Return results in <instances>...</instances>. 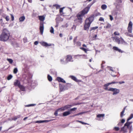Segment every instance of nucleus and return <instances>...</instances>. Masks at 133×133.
Returning <instances> with one entry per match:
<instances>
[{
    "label": "nucleus",
    "instance_id": "f257e3e1",
    "mask_svg": "<svg viewBox=\"0 0 133 133\" xmlns=\"http://www.w3.org/2000/svg\"><path fill=\"white\" fill-rule=\"evenodd\" d=\"M10 36L9 32L8 30L6 28L3 29L0 36V40L3 41H6L9 39Z\"/></svg>",
    "mask_w": 133,
    "mask_h": 133
},
{
    "label": "nucleus",
    "instance_id": "f03ea898",
    "mask_svg": "<svg viewBox=\"0 0 133 133\" xmlns=\"http://www.w3.org/2000/svg\"><path fill=\"white\" fill-rule=\"evenodd\" d=\"M93 4L88 5L86 8H85L82 11L79 12L77 15L76 17L78 20H82V17L85 14L87 13L89 10L90 7Z\"/></svg>",
    "mask_w": 133,
    "mask_h": 133
},
{
    "label": "nucleus",
    "instance_id": "7ed1b4c3",
    "mask_svg": "<svg viewBox=\"0 0 133 133\" xmlns=\"http://www.w3.org/2000/svg\"><path fill=\"white\" fill-rule=\"evenodd\" d=\"M132 122H127L124 124V126L121 128L120 131H123L124 133H126L127 132V129L129 130V132L130 133L131 131L132 130V126L131 125Z\"/></svg>",
    "mask_w": 133,
    "mask_h": 133
},
{
    "label": "nucleus",
    "instance_id": "20e7f679",
    "mask_svg": "<svg viewBox=\"0 0 133 133\" xmlns=\"http://www.w3.org/2000/svg\"><path fill=\"white\" fill-rule=\"evenodd\" d=\"M110 91L113 92L112 95H116L118 94L119 92V90L116 88H110L109 90Z\"/></svg>",
    "mask_w": 133,
    "mask_h": 133
},
{
    "label": "nucleus",
    "instance_id": "39448f33",
    "mask_svg": "<svg viewBox=\"0 0 133 133\" xmlns=\"http://www.w3.org/2000/svg\"><path fill=\"white\" fill-rule=\"evenodd\" d=\"M132 23L130 21L128 24L127 29L129 32L131 33L132 32Z\"/></svg>",
    "mask_w": 133,
    "mask_h": 133
},
{
    "label": "nucleus",
    "instance_id": "423d86ee",
    "mask_svg": "<svg viewBox=\"0 0 133 133\" xmlns=\"http://www.w3.org/2000/svg\"><path fill=\"white\" fill-rule=\"evenodd\" d=\"M72 105H67L65 106L64 107L59 108V110H61L62 111H64L66 110H67L69 108L72 107Z\"/></svg>",
    "mask_w": 133,
    "mask_h": 133
},
{
    "label": "nucleus",
    "instance_id": "0eeeda50",
    "mask_svg": "<svg viewBox=\"0 0 133 133\" xmlns=\"http://www.w3.org/2000/svg\"><path fill=\"white\" fill-rule=\"evenodd\" d=\"M91 23L85 21V24L84 25V28L85 30H88L90 26Z\"/></svg>",
    "mask_w": 133,
    "mask_h": 133
},
{
    "label": "nucleus",
    "instance_id": "6e6552de",
    "mask_svg": "<svg viewBox=\"0 0 133 133\" xmlns=\"http://www.w3.org/2000/svg\"><path fill=\"white\" fill-rule=\"evenodd\" d=\"M44 27V24L43 22H41L40 24V28L39 29L40 32L41 34L42 35L43 34Z\"/></svg>",
    "mask_w": 133,
    "mask_h": 133
},
{
    "label": "nucleus",
    "instance_id": "1a4fd4ad",
    "mask_svg": "<svg viewBox=\"0 0 133 133\" xmlns=\"http://www.w3.org/2000/svg\"><path fill=\"white\" fill-rule=\"evenodd\" d=\"M94 17L93 16H91L89 18L86 19L85 21L90 23H91L94 20Z\"/></svg>",
    "mask_w": 133,
    "mask_h": 133
},
{
    "label": "nucleus",
    "instance_id": "9d476101",
    "mask_svg": "<svg viewBox=\"0 0 133 133\" xmlns=\"http://www.w3.org/2000/svg\"><path fill=\"white\" fill-rule=\"evenodd\" d=\"M66 61L67 63L69 62H72L73 60H72V56L70 55H68L66 56Z\"/></svg>",
    "mask_w": 133,
    "mask_h": 133
},
{
    "label": "nucleus",
    "instance_id": "9b49d317",
    "mask_svg": "<svg viewBox=\"0 0 133 133\" xmlns=\"http://www.w3.org/2000/svg\"><path fill=\"white\" fill-rule=\"evenodd\" d=\"M113 40L116 42L118 44H120V41L119 39V38L117 37H112Z\"/></svg>",
    "mask_w": 133,
    "mask_h": 133
},
{
    "label": "nucleus",
    "instance_id": "f8f14e48",
    "mask_svg": "<svg viewBox=\"0 0 133 133\" xmlns=\"http://www.w3.org/2000/svg\"><path fill=\"white\" fill-rule=\"evenodd\" d=\"M14 84L15 86L19 87L21 85L20 82L18 80L16 79L14 82Z\"/></svg>",
    "mask_w": 133,
    "mask_h": 133
},
{
    "label": "nucleus",
    "instance_id": "ddd939ff",
    "mask_svg": "<svg viewBox=\"0 0 133 133\" xmlns=\"http://www.w3.org/2000/svg\"><path fill=\"white\" fill-rule=\"evenodd\" d=\"M29 74H27V75L24 74L23 75V78H24V80H26L28 81L30 79V77H29Z\"/></svg>",
    "mask_w": 133,
    "mask_h": 133
},
{
    "label": "nucleus",
    "instance_id": "4468645a",
    "mask_svg": "<svg viewBox=\"0 0 133 133\" xmlns=\"http://www.w3.org/2000/svg\"><path fill=\"white\" fill-rule=\"evenodd\" d=\"M109 85V83L105 84L104 85L103 88L106 90L110 91L109 90L110 89V88L109 89L108 88V87Z\"/></svg>",
    "mask_w": 133,
    "mask_h": 133
},
{
    "label": "nucleus",
    "instance_id": "2eb2a0df",
    "mask_svg": "<svg viewBox=\"0 0 133 133\" xmlns=\"http://www.w3.org/2000/svg\"><path fill=\"white\" fill-rule=\"evenodd\" d=\"M45 15L43 16H39L38 17V18L39 20L41 21H43L45 20Z\"/></svg>",
    "mask_w": 133,
    "mask_h": 133
},
{
    "label": "nucleus",
    "instance_id": "dca6fc26",
    "mask_svg": "<svg viewBox=\"0 0 133 133\" xmlns=\"http://www.w3.org/2000/svg\"><path fill=\"white\" fill-rule=\"evenodd\" d=\"M70 77L72 79L74 80L76 82H80L81 81L77 79L74 76H70Z\"/></svg>",
    "mask_w": 133,
    "mask_h": 133
},
{
    "label": "nucleus",
    "instance_id": "f3484780",
    "mask_svg": "<svg viewBox=\"0 0 133 133\" xmlns=\"http://www.w3.org/2000/svg\"><path fill=\"white\" fill-rule=\"evenodd\" d=\"M113 49L114 50L116 51H118L119 52L122 53L123 52V51L121 50V49L118 48L117 47L114 46L113 47Z\"/></svg>",
    "mask_w": 133,
    "mask_h": 133
},
{
    "label": "nucleus",
    "instance_id": "a211bd4d",
    "mask_svg": "<svg viewBox=\"0 0 133 133\" xmlns=\"http://www.w3.org/2000/svg\"><path fill=\"white\" fill-rule=\"evenodd\" d=\"M55 20L56 23H59L60 22L62 21L63 19L61 17H57L56 18Z\"/></svg>",
    "mask_w": 133,
    "mask_h": 133
},
{
    "label": "nucleus",
    "instance_id": "6ab92c4d",
    "mask_svg": "<svg viewBox=\"0 0 133 133\" xmlns=\"http://www.w3.org/2000/svg\"><path fill=\"white\" fill-rule=\"evenodd\" d=\"M57 80L59 82H62L63 83H65V81L60 77H57Z\"/></svg>",
    "mask_w": 133,
    "mask_h": 133
},
{
    "label": "nucleus",
    "instance_id": "aec40b11",
    "mask_svg": "<svg viewBox=\"0 0 133 133\" xmlns=\"http://www.w3.org/2000/svg\"><path fill=\"white\" fill-rule=\"evenodd\" d=\"M120 42H121V44L124 45H127L128 44L124 40L122 37H120Z\"/></svg>",
    "mask_w": 133,
    "mask_h": 133
},
{
    "label": "nucleus",
    "instance_id": "412c9836",
    "mask_svg": "<svg viewBox=\"0 0 133 133\" xmlns=\"http://www.w3.org/2000/svg\"><path fill=\"white\" fill-rule=\"evenodd\" d=\"M41 44L42 45L44 46H51V44H48L47 43L45 42H43L41 43Z\"/></svg>",
    "mask_w": 133,
    "mask_h": 133
},
{
    "label": "nucleus",
    "instance_id": "4be33fe9",
    "mask_svg": "<svg viewBox=\"0 0 133 133\" xmlns=\"http://www.w3.org/2000/svg\"><path fill=\"white\" fill-rule=\"evenodd\" d=\"M70 111H69L64 112L63 114V116H65L70 115Z\"/></svg>",
    "mask_w": 133,
    "mask_h": 133
},
{
    "label": "nucleus",
    "instance_id": "5701e85b",
    "mask_svg": "<svg viewBox=\"0 0 133 133\" xmlns=\"http://www.w3.org/2000/svg\"><path fill=\"white\" fill-rule=\"evenodd\" d=\"M61 63L63 64H65L67 63L66 61V60L65 61H64V59H61L60 60Z\"/></svg>",
    "mask_w": 133,
    "mask_h": 133
},
{
    "label": "nucleus",
    "instance_id": "b1692460",
    "mask_svg": "<svg viewBox=\"0 0 133 133\" xmlns=\"http://www.w3.org/2000/svg\"><path fill=\"white\" fill-rule=\"evenodd\" d=\"M59 89L61 91H64L65 90L64 86L62 85H59Z\"/></svg>",
    "mask_w": 133,
    "mask_h": 133
},
{
    "label": "nucleus",
    "instance_id": "393cba45",
    "mask_svg": "<svg viewBox=\"0 0 133 133\" xmlns=\"http://www.w3.org/2000/svg\"><path fill=\"white\" fill-rule=\"evenodd\" d=\"M18 87L22 91H24L25 90V88L22 85H21Z\"/></svg>",
    "mask_w": 133,
    "mask_h": 133
},
{
    "label": "nucleus",
    "instance_id": "a878e982",
    "mask_svg": "<svg viewBox=\"0 0 133 133\" xmlns=\"http://www.w3.org/2000/svg\"><path fill=\"white\" fill-rule=\"evenodd\" d=\"M25 17L24 16H22L19 18V22H23L25 19Z\"/></svg>",
    "mask_w": 133,
    "mask_h": 133
},
{
    "label": "nucleus",
    "instance_id": "bb28decb",
    "mask_svg": "<svg viewBox=\"0 0 133 133\" xmlns=\"http://www.w3.org/2000/svg\"><path fill=\"white\" fill-rule=\"evenodd\" d=\"M107 7V5L105 4H103L102 5L101 8L103 10L106 9Z\"/></svg>",
    "mask_w": 133,
    "mask_h": 133
},
{
    "label": "nucleus",
    "instance_id": "cd10ccee",
    "mask_svg": "<svg viewBox=\"0 0 133 133\" xmlns=\"http://www.w3.org/2000/svg\"><path fill=\"white\" fill-rule=\"evenodd\" d=\"M48 80L50 81L51 82L52 80V78L49 75H48L47 77Z\"/></svg>",
    "mask_w": 133,
    "mask_h": 133
},
{
    "label": "nucleus",
    "instance_id": "c85d7f7f",
    "mask_svg": "<svg viewBox=\"0 0 133 133\" xmlns=\"http://www.w3.org/2000/svg\"><path fill=\"white\" fill-rule=\"evenodd\" d=\"M59 111H62L61 110H59V109L57 110L54 113V115L56 116H57L58 115V112Z\"/></svg>",
    "mask_w": 133,
    "mask_h": 133
},
{
    "label": "nucleus",
    "instance_id": "c756f323",
    "mask_svg": "<svg viewBox=\"0 0 133 133\" xmlns=\"http://www.w3.org/2000/svg\"><path fill=\"white\" fill-rule=\"evenodd\" d=\"M98 28V26H96L95 27H91L90 28V31H91L92 30H94Z\"/></svg>",
    "mask_w": 133,
    "mask_h": 133
},
{
    "label": "nucleus",
    "instance_id": "7c9ffc66",
    "mask_svg": "<svg viewBox=\"0 0 133 133\" xmlns=\"http://www.w3.org/2000/svg\"><path fill=\"white\" fill-rule=\"evenodd\" d=\"M104 116V114H99L97 115V117L98 118H100L101 117H103Z\"/></svg>",
    "mask_w": 133,
    "mask_h": 133
},
{
    "label": "nucleus",
    "instance_id": "2f4dec72",
    "mask_svg": "<svg viewBox=\"0 0 133 133\" xmlns=\"http://www.w3.org/2000/svg\"><path fill=\"white\" fill-rule=\"evenodd\" d=\"M133 117V114H131L130 116V117L127 119V121H129Z\"/></svg>",
    "mask_w": 133,
    "mask_h": 133
},
{
    "label": "nucleus",
    "instance_id": "473e14b6",
    "mask_svg": "<svg viewBox=\"0 0 133 133\" xmlns=\"http://www.w3.org/2000/svg\"><path fill=\"white\" fill-rule=\"evenodd\" d=\"M50 32L51 33L54 34V28L52 26H51V29L50 30Z\"/></svg>",
    "mask_w": 133,
    "mask_h": 133
},
{
    "label": "nucleus",
    "instance_id": "72a5a7b5",
    "mask_svg": "<svg viewBox=\"0 0 133 133\" xmlns=\"http://www.w3.org/2000/svg\"><path fill=\"white\" fill-rule=\"evenodd\" d=\"M75 44H76V45L78 46H81V42L79 41L76 42L75 43Z\"/></svg>",
    "mask_w": 133,
    "mask_h": 133
},
{
    "label": "nucleus",
    "instance_id": "f704fd0d",
    "mask_svg": "<svg viewBox=\"0 0 133 133\" xmlns=\"http://www.w3.org/2000/svg\"><path fill=\"white\" fill-rule=\"evenodd\" d=\"M12 77V75H9L7 77V79L8 80H10Z\"/></svg>",
    "mask_w": 133,
    "mask_h": 133
},
{
    "label": "nucleus",
    "instance_id": "c9c22d12",
    "mask_svg": "<svg viewBox=\"0 0 133 133\" xmlns=\"http://www.w3.org/2000/svg\"><path fill=\"white\" fill-rule=\"evenodd\" d=\"M7 60L10 64L12 63L13 62V61L11 59H7Z\"/></svg>",
    "mask_w": 133,
    "mask_h": 133
},
{
    "label": "nucleus",
    "instance_id": "e433bc0d",
    "mask_svg": "<svg viewBox=\"0 0 133 133\" xmlns=\"http://www.w3.org/2000/svg\"><path fill=\"white\" fill-rule=\"evenodd\" d=\"M0 21L1 22V25L2 26H3L4 23L3 22V19L2 18H1L0 20Z\"/></svg>",
    "mask_w": 133,
    "mask_h": 133
},
{
    "label": "nucleus",
    "instance_id": "4c0bfd02",
    "mask_svg": "<svg viewBox=\"0 0 133 133\" xmlns=\"http://www.w3.org/2000/svg\"><path fill=\"white\" fill-rule=\"evenodd\" d=\"M18 71V70L17 68H15L14 70V73L16 74Z\"/></svg>",
    "mask_w": 133,
    "mask_h": 133
},
{
    "label": "nucleus",
    "instance_id": "58836bf2",
    "mask_svg": "<svg viewBox=\"0 0 133 133\" xmlns=\"http://www.w3.org/2000/svg\"><path fill=\"white\" fill-rule=\"evenodd\" d=\"M36 105L35 104H30L25 105V107H29L30 106H33Z\"/></svg>",
    "mask_w": 133,
    "mask_h": 133
},
{
    "label": "nucleus",
    "instance_id": "ea45409f",
    "mask_svg": "<svg viewBox=\"0 0 133 133\" xmlns=\"http://www.w3.org/2000/svg\"><path fill=\"white\" fill-rule=\"evenodd\" d=\"M125 34L127 36H129L130 37H132L133 36V35H132L130 34L129 33H125Z\"/></svg>",
    "mask_w": 133,
    "mask_h": 133
},
{
    "label": "nucleus",
    "instance_id": "a19ab883",
    "mask_svg": "<svg viewBox=\"0 0 133 133\" xmlns=\"http://www.w3.org/2000/svg\"><path fill=\"white\" fill-rule=\"evenodd\" d=\"M77 37H75L74 39V44H75V43L77 42L76 41L77 39Z\"/></svg>",
    "mask_w": 133,
    "mask_h": 133
},
{
    "label": "nucleus",
    "instance_id": "79ce46f5",
    "mask_svg": "<svg viewBox=\"0 0 133 133\" xmlns=\"http://www.w3.org/2000/svg\"><path fill=\"white\" fill-rule=\"evenodd\" d=\"M124 111H122L121 113L120 116L121 117H122L124 115L123 114L124 112Z\"/></svg>",
    "mask_w": 133,
    "mask_h": 133
},
{
    "label": "nucleus",
    "instance_id": "37998d69",
    "mask_svg": "<svg viewBox=\"0 0 133 133\" xmlns=\"http://www.w3.org/2000/svg\"><path fill=\"white\" fill-rule=\"evenodd\" d=\"M77 109L76 108H73L70 109V110H69V111H70V112L71 111H75Z\"/></svg>",
    "mask_w": 133,
    "mask_h": 133
},
{
    "label": "nucleus",
    "instance_id": "c03bdc74",
    "mask_svg": "<svg viewBox=\"0 0 133 133\" xmlns=\"http://www.w3.org/2000/svg\"><path fill=\"white\" fill-rule=\"evenodd\" d=\"M80 49H81V50H83L86 53L87 52V50H86V49L84 48H80Z\"/></svg>",
    "mask_w": 133,
    "mask_h": 133
},
{
    "label": "nucleus",
    "instance_id": "a18cd8bd",
    "mask_svg": "<svg viewBox=\"0 0 133 133\" xmlns=\"http://www.w3.org/2000/svg\"><path fill=\"white\" fill-rule=\"evenodd\" d=\"M114 34L115 35H119V34L118 32L115 31L114 32Z\"/></svg>",
    "mask_w": 133,
    "mask_h": 133
},
{
    "label": "nucleus",
    "instance_id": "49530a36",
    "mask_svg": "<svg viewBox=\"0 0 133 133\" xmlns=\"http://www.w3.org/2000/svg\"><path fill=\"white\" fill-rule=\"evenodd\" d=\"M10 15L11 16V20L12 21H14V16H13V15L12 14H10Z\"/></svg>",
    "mask_w": 133,
    "mask_h": 133
},
{
    "label": "nucleus",
    "instance_id": "de8ad7c7",
    "mask_svg": "<svg viewBox=\"0 0 133 133\" xmlns=\"http://www.w3.org/2000/svg\"><path fill=\"white\" fill-rule=\"evenodd\" d=\"M99 21H104V19L102 17H100L99 18Z\"/></svg>",
    "mask_w": 133,
    "mask_h": 133
},
{
    "label": "nucleus",
    "instance_id": "09e8293b",
    "mask_svg": "<svg viewBox=\"0 0 133 133\" xmlns=\"http://www.w3.org/2000/svg\"><path fill=\"white\" fill-rule=\"evenodd\" d=\"M119 128L118 127H115L114 128V129L116 131H118L119 130Z\"/></svg>",
    "mask_w": 133,
    "mask_h": 133
},
{
    "label": "nucleus",
    "instance_id": "8fccbe9b",
    "mask_svg": "<svg viewBox=\"0 0 133 133\" xmlns=\"http://www.w3.org/2000/svg\"><path fill=\"white\" fill-rule=\"evenodd\" d=\"M5 18L7 21H8L9 20V16H6L5 17Z\"/></svg>",
    "mask_w": 133,
    "mask_h": 133
},
{
    "label": "nucleus",
    "instance_id": "3c124183",
    "mask_svg": "<svg viewBox=\"0 0 133 133\" xmlns=\"http://www.w3.org/2000/svg\"><path fill=\"white\" fill-rule=\"evenodd\" d=\"M23 41H24V43L26 42L27 41V38H26V37L24 38H23Z\"/></svg>",
    "mask_w": 133,
    "mask_h": 133
},
{
    "label": "nucleus",
    "instance_id": "603ef678",
    "mask_svg": "<svg viewBox=\"0 0 133 133\" xmlns=\"http://www.w3.org/2000/svg\"><path fill=\"white\" fill-rule=\"evenodd\" d=\"M118 83V82H117L113 81L109 83V85H110V84H116V83Z\"/></svg>",
    "mask_w": 133,
    "mask_h": 133
},
{
    "label": "nucleus",
    "instance_id": "864d4df0",
    "mask_svg": "<svg viewBox=\"0 0 133 133\" xmlns=\"http://www.w3.org/2000/svg\"><path fill=\"white\" fill-rule=\"evenodd\" d=\"M19 117L18 116H17V117H16V116L14 117V118L13 119V120H16L18 118H19Z\"/></svg>",
    "mask_w": 133,
    "mask_h": 133
},
{
    "label": "nucleus",
    "instance_id": "5fc2aeb1",
    "mask_svg": "<svg viewBox=\"0 0 133 133\" xmlns=\"http://www.w3.org/2000/svg\"><path fill=\"white\" fill-rule=\"evenodd\" d=\"M109 16L110 17V19L111 21H112L113 19V18L112 16L111 15H109Z\"/></svg>",
    "mask_w": 133,
    "mask_h": 133
},
{
    "label": "nucleus",
    "instance_id": "6e6d98bb",
    "mask_svg": "<svg viewBox=\"0 0 133 133\" xmlns=\"http://www.w3.org/2000/svg\"><path fill=\"white\" fill-rule=\"evenodd\" d=\"M105 63V62L104 61H103L102 62V63L101 64V68H103L104 67V66L103 65V64H104Z\"/></svg>",
    "mask_w": 133,
    "mask_h": 133
},
{
    "label": "nucleus",
    "instance_id": "4d7b16f0",
    "mask_svg": "<svg viewBox=\"0 0 133 133\" xmlns=\"http://www.w3.org/2000/svg\"><path fill=\"white\" fill-rule=\"evenodd\" d=\"M118 125L119 126H121L123 125V124L121 122H119L118 124Z\"/></svg>",
    "mask_w": 133,
    "mask_h": 133
},
{
    "label": "nucleus",
    "instance_id": "13d9d810",
    "mask_svg": "<svg viewBox=\"0 0 133 133\" xmlns=\"http://www.w3.org/2000/svg\"><path fill=\"white\" fill-rule=\"evenodd\" d=\"M36 123H43V121H36Z\"/></svg>",
    "mask_w": 133,
    "mask_h": 133
},
{
    "label": "nucleus",
    "instance_id": "bf43d9fd",
    "mask_svg": "<svg viewBox=\"0 0 133 133\" xmlns=\"http://www.w3.org/2000/svg\"><path fill=\"white\" fill-rule=\"evenodd\" d=\"M50 121V120H43V123L44 122H48Z\"/></svg>",
    "mask_w": 133,
    "mask_h": 133
},
{
    "label": "nucleus",
    "instance_id": "052dcab7",
    "mask_svg": "<svg viewBox=\"0 0 133 133\" xmlns=\"http://www.w3.org/2000/svg\"><path fill=\"white\" fill-rule=\"evenodd\" d=\"M86 112H79V113H78V114L79 115H81V114H83L85 113Z\"/></svg>",
    "mask_w": 133,
    "mask_h": 133
},
{
    "label": "nucleus",
    "instance_id": "680f3d73",
    "mask_svg": "<svg viewBox=\"0 0 133 133\" xmlns=\"http://www.w3.org/2000/svg\"><path fill=\"white\" fill-rule=\"evenodd\" d=\"M63 8H61L59 10L60 13L61 14L63 12Z\"/></svg>",
    "mask_w": 133,
    "mask_h": 133
},
{
    "label": "nucleus",
    "instance_id": "e2e57ef3",
    "mask_svg": "<svg viewBox=\"0 0 133 133\" xmlns=\"http://www.w3.org/2000/svg\"><path fill=\"white\" fill-rule=\"evenodd\" d=\"M125 120L124 119H122L121 121V123L123 124L125 122Z\"/></svg>",
    "mask_w": 133,
    "mask_h": 133
},
{
    "label": "nucleus",
    "instance_id": "0e129e2a",
    "mask_svg": "<svg viewBox=\"0 0 133 133\" xmlns=\"http://www.w3.org/2000/svg\"><path fill=\"white\" fill-rule=\"evenodd\" d=\"M108 67L110 68V70L111 71H114L113 70V69L112 68V67H110V66H108Z\"/></svg>",
    "mask_w": 133,
    "mask_h": 133
},
{
    "label": "nucleus",
    "instance_id": "69168bd1",
    "mask_svg": "<svg viewBox=\"0 0 133 133\" xmlns=\"http://www.w3.org/2000/svg\"><path fill=\"white\" fill-rule=\"evenodd\" d=\"M38 42L37 41H36L35 42H34V43L35 45H37L38 44Z\"/></svg>",
    "mask_w": 133,
    "mask_h": 133
},
{
    "label": "nucleus",
    "instance_id": "338daca9",
    "mask_svg": "<svg viewBox=\"0 0 133 133\" xmlns=\"http://www.w3.org/2000/svg\"><path fill=\"white\" fill-rule=\"evenodd\" d=\"M124 83V81L119 82V83L120 84H122V83Z\"/></svg>",
    "mask_w": 133,
    "mask_h": 133
},
{
    "label": "nucleus",
    "instance_id": "774afa93",
    "mask_svg": "<svg viewBox=\"0 0 133 133\" xmlns=\"http://www.w3.org/2000/svg\"><path fill=\"white\" fill-rule=\"evenodd\" d=\"M72 38V36H70L69 38V39L70 40H71Z\"/></svg>",
    "mask_w": 133,
    "mask_h": 133
}]
</instances>
